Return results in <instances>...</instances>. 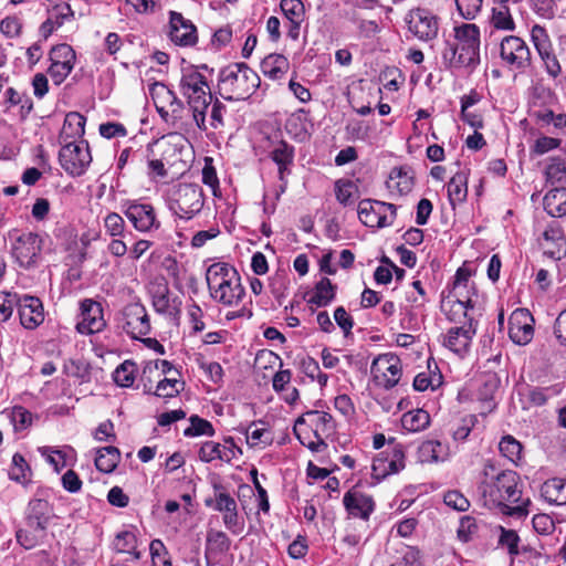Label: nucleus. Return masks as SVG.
<instances>
[{
    "instance_id": "f257e3e1",
    "label": "nucleus",
    "mask_w": 566,
    "mask_h": 566,
    "mask_svg": "<svg viewBox=\"0 0 566 566\" xmlns=\"http://www.w3.org/2000/svg\"><path fill=\"white\" fill-rule=\"evenodd\" d=\"M453 31L457 42H444L442 63L448 70L464 69L471 73L480 64V29L474 23H463Z\"/></svg>"
},
{
    "instance_id": "f03ea898",
    "label": "nucleus",
    "mask_w": 566,
    "mask_h": 566,
    "mask_svg": "<svg viewBox=\"0 0 566 566\" xmlns=\"http://www.w3.org/2000/svg\"><path fill=\"white\" fill-rule=\"evenodd\" d=\"M202 70L209 71L206 64L184 66L179 80V91L187 99L197 127L200 130H206V114L212 102V94Z\"/></svg>"
},
{
    "instance_id": "7ed1b4c3",
    "label": "nucleus",
    "mask_w": 566,
    "mask_h": 566,
    "mask_svg": "<svg viewBox=\"0 0 566 566\" xmlns=\"http://www.w3.org/2000/svg\"><path fill=\"white\" fill-rule=\"evenodd\" d=\"M258 73L245 63L230 64L219 72L218 93L226 101H245L260 86Z\"/></svg>"
},
{
    "instance_id": "20e7f679",
    "label": "nucleus",
    "mask_w": 566,
    "mask_h": 566,
    "mask_svg": "<svg viewBox=\"0 0 566 566\" xmlns=\"http://www.w3.org/2000/svg\"><path fill=\"white\" fill-rule=\"evenodd\" d=\"M210 296L226 305L239 304L245 292L237 270L228 263H213L206 273Z\"/></svg>"
},
{
    "instance_id": "39448f33",
    "label": "nucleus",
    "mask_w": 566,
    "mask_h": 566,
    "mask_svg": "<svg viewBox=\"0 0 566 566\" xmlns=\"http://www.w3.org/2000/svg\"><path fill=\"white\" fill-rule=\"evenodd\" d=\"M335 431L333 417L325 411L310 410L298 417L294 424V433L300 442L311 451L319 452L327 448L324 437Z\"/></svg>"
},
{
    "instance_id": "423d86ee",
    "label": "nucleus",
    "mask_w": 566,
    "mask_h": 566,
    "mask_svg": "<svg viewBox=\"0 0 566 566\" xmlns=\"http://www.w3.org/2000/svg\"><path fill=\"white\" fill-rule=\"evenodd\" d=\"M520 476L513 470H503L490 481H483L480 490L485 499H489L494 505L503 506L509 510V514L524 515L526 510L523 506L509 507L505 502L517 503L521 499L518 488Z\"/></svg>"
},
{
    "instance_id": "0eeeda50",
    "label": "nucleus",
    "mask_w": 566,
    "mask_h": 566,
    "mask_svg": "<svg viewBox=\"0 0 566 566\" xmlns=\"http://www.w3.org/2000/svg\"><path fill=\"white\" fill-rule=\"evenodd\" d=\"M150 96L161 119L174 126L181 127L188 113L185 103L166 84L156 82L150 86Z\"/></svg>"
},
{
    "instance_id": "6e6552de",
    "label": "nucleus",
    "mask_w": 566,
    "mask_h": 566,
    "mask_svg": "<svg viewBox=\"0 0 566 566\" xmlns=\"http://www.w3.org/2000/svg\"><path fill=\"white\" fill-rule=\"evenodd\" d=\"M203 207L202 188L196 184H179L172 192L169 208L180 219L189 220Z\"/></svg>"
},
{
    "instance_id": "1a4fd4ad",
    "label": "nucleus",
    "mask_w": 566,
    "mask_h": 566,
    "mask_svg": "<svg viewBox=\"0 0 566 566\" xmlns=\"http://www.w3.org/2000/svg\"><path fill=\"white\" fill-rule=\"evenodd\" d=\"M9 235L12 240L11 253L15 262L24 269L35 266L41 256V237L33 232L18 230H13Z\"/></svg>"
},
{
    "instance_id": "9d476101",
    "label": "nucleus",
    "mask_w": 566,
    "mask_h": 566,
    "mask_svg": "<svg viewBox=\"0 0 566 566\" xmlns=\"http://www.w3.org/2000/svg\"><path fill=\"white\" fill-rule=\"evenodd\" d=\"M59 161L66 174L80 177L87 170L92 156L87 142L80 140L64 143L59 151Z\"/></svg>"
},
{
    "instance_id": "9b49d317",
    "label": "nucleus",
    "mask_w": 566,
    "mask_h": 566,
    "mask_svg": "<svg viewBox=\"0 0 566 566\" xmlns=\"http://www.w3.org/2000/svg\"><path fill=\"white\" fill-rule=\"evenodd\" d=\"M358 218L367 227L385 228L391 226L396 216L397 207L392 203L364 199L358 205Z\"/></svg>"
},
{
    "instance_id": "f8f14e48",
    "label": "nucleus",
    "mask_w": 566,
    "mask_h": 566,
    "mask_svg": "<svg viewBox=\"0 0 566 566\" xmlns=\"http://www.w3.org/2000/svg\"><path fill=\"white\" fill-rule=\"evenodd\" d=\"M370 373L377 386L390 389L400 380L401 361L392 354L379 355L373 360Z\"/></svg>"
},
{
    "instance_id": "ddd939ff",
    "label": "nucleus",
    "mask_w": 566,
    "mask_h": 566,
    "mask_svg": "<svg viewBox=\"0 0 566 566\" xmlns=\"http://www.w3.org/2000/svg\"><path fill=\"white\" fill-rule=\"evenodd\" d=\"M214 499H206L205 504L208 507L221 512L224 526L233 534H239L243 528L238 515L235 500L223 489L222 485H216Z\"/></svg>"
},
{
    "instance_id": "4468645a",
    "label": "nucleus",
    "mask_w": 566,
    "mask_h": 566,
    "mask_svg": "<svg viewBox=\"0 0 566 566\" xmlns=\"http://www.w3.org/2000/svg\"><path fill=\"white\" fill-rule=\"evenodd\" d=\"M122 327L134 339L148 335L151 325L146 307L138 302L127 304L122 311Z\"/></svg>"
},
{
    "instance_id": "2eb2a0df",
    "label": "nucleus",
    "mask_w": 566,
    "mask_h": 566,
    "mask_svg": "<svg viewBox=\"0 0 566 566\" xmlns=\"http://www.w3.org/2000/svg\"><path fill=\"white\" fill-rule=\"evenodd\" d=\"M76 54L73 48L66 43L54 45L50 51L51 65L48 73L54 84L60 85L74 69Z\"/></svg>"
},
{
    "instance_id": "dca6fc26",
    "label": "nucleus",
    "mask_w": 566,
    "mask_h": 566,
    "mask_svg": "<svg viewBox=\"0 0 566 566\" xmlns=\"http://www.w3.org/2000/svg\"><path fill=\"white\" fill-rule=\"evenodd\" d=\"M502 60L512 69L524 71L531 66V51L527 44L518 36H505L500 46Z\"/></svg>"
},
{
    "instance_id": "f3484780",
    "label": "nucleus",
    "mask_w": 566,
    "mask_h": 566,
    "mask_svg": "<svg viewBox=\"0 0 566 566\" xmlns=\"http://www.w3.org/2000/svg\"><path fill=\"white\" fill-rule=\"evenodd\" d=\"M405 468V452L399 443H389L388 450L378 454L373 462V475L384 479L389 474L398 473Z\"/></svg>"
},
{
    "instance_id": "a211bd4d",
    "label": "nucleus",
    "mask_w": 566,
    "mask_h": 566,
    "mask_svg": "<svg viewBox=\"0 0 566 566\" xmlns=\"http://www.w3.org/2000/svg\"><path fill=\"white\" fill-rule=\"evenodd\" d=\"M534 317L527 308H516L509 318V336L520 346L531 343L534 336Z\"/></svg>"
},
{
    "instance_id": "6ab92c4d",
    "label": "nucleus",
    "mask_w": 566,
    "mask_h": 566,
    "mask_svg": "<svg viewBox=\"0 0 566 566\" xmlns=\"http://www.w3.org/2000/svg\"><path fill=\"white\" fill-rule=\"evenodd\" d=\"M106 326L101 303L85 298L81 302V319L76 323V331L83 335L102 332Z\"/></svg>"
},
{
    "instance_id": "aec40b11",
    "label": "nucleus",
    "mask_w": 566,
    "mask_h": 566,
    "mask_svg": "<svg viewBox=\"0 0 566 566\" xmlns=\"http://www.w3.org/2000/svg\"><path fill=\"white\" fill-rule=\"evenodd\" d=\"M123 213L133 223L134 228L140 232H148L160 227L151 205L127 202L123 205Z\"/></svg>"
},
{
    "instance_id": "412c9836",
    "label": "nucleus",
    "mask_w": 566,
    "mask_h": 566,
    "mask_svg": "<svg viewBox=\"0 0 566 566\" xmlns=\"http://www.w3.org/2000/svg\"><path fill=\"white\" fill-rule=\"evenodd\" d=\"M408 29L420 41H431L439 31L438 18L424 9H417L409 14Z\"/></svg>"
},
{
    "instance_id": "4be33fe9",
    "label": "nucleus",
    "mask_w": 566,
    "mask_h": 566,
    "mask_svg": "<svg viewBox=\"0 0 566 566\" xmlns=\"http://www.w3.org/2000/svg\"><path fill=\"white\" fill-rule=\"evenodd\" d=\"M170 40L179 46H193L198 41L197 28L176 11L169 13Z\"/></svg>"
},
{
    "instance_id": "5701e85b",
    "label": "nucleus",
    "mask_w": 566,
    "mask_h": 566,
    "mask_svg": "<svg viewBox=\"0 0 566 566\" xmlns=\"http://www.w3.org/2000/svg\"><path fill=\"white\" fill-rule=\"evenodd\" d=\"M476 333V323L470 318L462 326L451 327L443 340V345L458 355H464Z\"/></svg>"
},
{
    "instance_id": "b1692460",
    "label": "nucleus",
    "mask_w": 566,
    "mask_h": 566,
    "mask_svg": "<svg viewBox=\"0 0 566 566\" xmlns=\"http://www.w3.org/2000/svg\"><path fill=\"white\" fill-rule=\"evenodd\" d=\"M18 314L21 325L34 329L44 321L43 304L39 297L24 295L18 298Z\"/></svg>"
},
{
    "instance_id": "393cba45",
    "label": "nucleus",
    "mask_w": 566,
    "mask_h": 566,
    "mask_svg": "<svg viewBox=\"0 0 566 566\" xmlns=\"http://www.w3.org/2000/svg\"><path fill=\"white\" fill-rule=\"evenodd\" d=\"M52 516L53 507L48 500L34 497L28 503L25 522L32 531L45 532Z\"/></svg>"
},
{
    "instance_id": "a878e982",
    "label": "nucleus",
    "mask_w": 566,
    "mask_h": 566,
    "mask_svg": "<svg viewBox=\"0 0 566 566\" xmlns=\"http://www.w3.org/2000/svg\"><path fill=\"white\" fill-rule=\"evenodd\" d=\"M343 503L349 515L361 520H368L375 509L373 497L358 491L345 493Z\"/></svg>"
},
{
    "instance_id": "bb28decb",
    "label": "nucleus",
    "mask_w": 566,
    "mask_h": 566,
    "mask_svg": "<svg viewBox=\"0 0 566 566\" xmlns=\"http://www.w3.org/2000/svg\"><path fill=\"white\" fill-rule=\"evenodd\" d=\"M545 247L544 254L553 260H562L566 256V238L562 227L557 222L551 223L543 233Z\"/></svg>"
},
{
    "instance_id": "cd10ccee",
    "label": "nucleus",
    "mask_w": 566,
    "mask_h": 566,
    "mask_svg": "<svg viewBox=\"0 0 566 566\" xmlns=\"http://www.w3.org/2000/svg\"><path fill=\"white\" fill-rule=\"evenodd\" d=\"M270 157L277 165L280 178L283 179L289 166L293 164L294 147L283 139H277L273 142Z\"/></svg>"
},
{
    "instance_id": "c85d7f7f",
    "label": "nucleus",
    "mask_w": 566,
    "mask_h": 566,
    "mask_svg": "<svg viewBox=\"0 0 566 566\" xmlns=\"http://www.w3.org/2000/svg\"><path fill=\"white\" fill-rule=\"evenodd\" d=\"M542 497L549 504H566V479L553 478L545 481L541 488Z\"/></svg>"
},
{
    "instance_id": "c756f323",
    "label": "nucleus",
    "mask_w": 566,
    "mask_h": 566,
    "mask_svg": "<svg viewBox=\"0 0 566 566\" xmlns=\"http://www.w3.org/2000/svg\"><path fill=\"white\" fill-rule=\"evenodd\" d=\"M86 118L77 112H71L65 116L60 134V142L67 143L70 138H82L85 133Z\"/></svg>"
},
{
    "instance_id": "7c9ffc66",
    "label": "nucleus",
    "mask_w": 566,
    "mask_h": 566,
    "mask_svg": "<svg viewBox=\"0 0 566 566\" xmlns=\"http://www.w3.org/2000/svg\"><path fill=\"white\" fill-rule=\"evenodd\" d=\"M545 211L552 217L566 216V188L558 187L549 190L544 199Z\"/></svg>"
},
{
    "instance_id": "2f4dec72",
    "label": "nucleus",
    "mask_w": 566,
    "mask_h": 566,
    "mask_svg": "<svg viewBox=\"0 0 566 566\" xmlns=\"http://www.w3.org/2000/svg\"><path fill=\"white\" fill-rule=\"evenodd\" d=\"M290 63L282 54H270L261 62L263 74L271 80H280L289 71Z\"/></svg>"
},
{
    "instance_id": "473e14b6",
    "label": "nucleus",
    "mask_w": 566,
    "mask_h": 566,
    "mask_svg": "<svg viewBox=\"0 0 566 566\" xmlns=\"http://www.w3.org/2000/svg\"><path fill=\"white\" fill-rule=\"evenodd\" d=\"M448 197L452 207L462 203L468 196V174L458 171L453 175L447 185Z\"/></svg>"
},
{
    "instance_id": "72a5a7b5",
    "label": "nucleus",
    "mask_w": 566,
    "mask_h": 566,
    "mask_svg": "<svg viewBox=\"0 0 566 566\" xmlns=\"http://www.w3.org/2000/svg\"><path fill=\"white\" fill-rule=\"evenodd\" d=\"M336 286L327 277H322L314 287L308 303L318 307L327 306L335 298Z\"/></svg>"
},
{
    "instance_id": "f704fd0d",
    "label": "nucleus",
    "mask_w": 566,
    "mask_h": 566,
    "mask_svg": "<svg viewBox=\"0 0 566 566\" xmlns=\"http://www.w3.org/2000/svg\"><path fill=\"white\" fill-rule=\"evenodd\" d=\"M120 461V452L116 447H104L97 451L95 467L104 473L113 472Z\"/></svg>"
},
{
    "instance_id": "c9c22d12",
    "label": "nucleus",
    "mask_w": 566,
    "mask_h": 566,
    "mask_svg": "<svg viewBox=\"0 0 566 566\" xmlns=\"http://www.w3.org/2000/svg\"><path fill=\"white\" fill-rule=\"evenodd\" d=\"M509 1L499 0V6L492 9L491 23L497 30L513 31L515 23L506 6Z\"/></svg>"
},
{
    "instance_id": "e433bc0d",
    "label": "nucleus",
    "mask_w": 566,
    "mask_h": 566,
    "mask_svg": "<svg viewBox=\"0 0 566 566\" xmlns=\"http://www.w3.org/2000/svg\"><path fill=\"white\" fill-rule=\"evenodd\" d=\"M430 423V416L423 409H416L406 412L401 418L402 427L410 432H418L426 429Z\"/></svg>"
},
{
    "instance_id": "4c0bfd02",
    "label": "nucleus",
    "mask_w": 566,
    "mask_h": 566,
    "mask_svg": "<svg viewBox=\"0 0 566 566\" xmlns=\"http://www.w3.org/2000/svg\"><path fill=\"white\" fill-rule=\"evenodd\" d=\"M137 371L136 363L127 359L114 370L113 379L117 386L128 388L133 386Z\"/></svg>"
},
{
    "instance_id": "58836bf2",
    "label": "nucleus",
    "mask_w": 566,
    "mask_h": 566,
    "mask_svg": "<svg viewBox=\"0 0 566 566\" xmlns=\"http://www.w3.org/2000/svg\"><path fill=\"white\" fill-rule=\"evenodd\" d=\"M500 536L497 541V545L502 548H506L507 554L510 555L512 562L516 556L521 554L520 551V542L521 538L516 531L509 530L503 526H499Z\"/></svg>"
},
{
    "instance_id": "ea45409f",
    "label": "nucleus",
    "mask_w": 566,
    "mask_h": 566,
    "mask_svg": "<svg viewBox=\"0 0 566 566\" xmlns=\"http://www.w3.org/2000/svg\"><path fill=\"white\" fill-rule=\"evenodd\" d=\"M198 457L202 462L209 463L214 460L224 462L231 461V454L222 451L221 444L214 441H206L199 449Z\"/></svg>"
},
{
    "instance_id": "a19ab883",
    "label": "nucleus",
    "mask_w": 566,
    "mask_h": 566,
    "mask_svg": "<svg viewBox=\"0 0 566 566\" xmlns=\"http://www.w3.org/2000/svg\"><path fill=\"white\" fill-rule=\"evenodd\" d=\"M499 450L504 458L514 464H518L522 460V443L513 436H504L499 443Z\"/></svg>"
},
{
    "instance_id": "79ce46f5",
    "label": "nucleus",
    "mask_w": 566,
    "mask_h": 566,
    "mask_svg": "<svg viewBox=\"0 0 566 566\" xmlns=\"http://www.w3.org/2000/svg\"><path fill=\"white\" fill-rule=\"evenodd\" d=\"M442 444L437 440L422 442L418 448V459L421 463H432L442 460Z\"/></svg>"
},
{
    "instance_id": "37998d69",
    "label": "nucleus",
    "mask_w": 566,
    "mask_h": 566,
    "mask_svg": "<svg viewBox=\"0 0 566 566\" xmlns=\"http://www.w3.org/2000/svg\"><path fill=\"white\" fill-rule=\"evenodd\" d=\"M137 537L133 532L124 531L116 535L114 547L119 553H128L135 559L140 558V552L136 551Z\"/></svg>"
},
{
    "instance_id": "c03bdc74",
    "label": "nucleus",
    "mask_w": 566,
    "mask_h": 566,
    "mask_svg": "<svg viewBox=\"0 0 566 566\" xmlns=\"http://www.w3.org/2000/svg\"><path fill=\"white\" fill-rule=\"evenodd\" d=\"M174 369V366L168 360H155V361H148L143 368L142 371V380L145 381L144 387L145 389L150 392L151 386H148L147 382H151V375L154 373L160 371L161 375H167Z\"/></svg>"
},
{
    "instance_id": "a18cd8bd",
    "label": "nucleus",
    "mask_w": 566,
    "mask_h": 566,
    "mask_svg": "<svg viewBox=\"0 0 566 566\" xmlns=\"http://www.w3.org/2000/svg\"><path fill=\"white\" fill-rule=\"evenodd\" d=\"M190 426L185 429L184 434L186 437H198V436H214V428L210 421L200 418L197 415H192L189 418Z\"/></svg>"
},
{
    "instance_id": "49530a36",
    "label": "nucleus",
    "mask_w": 566,
    "mask_h": 566,
    "mask_svg": "<svg viewBox=\"0 0 566 566\" xmlns=\"http://www.w3.org/2000/svg\"><path fill=\"white\" fill-rule=\"evenodd\" d=\"M153 306L157 313H171L169 287L166 283L158 284L153 292Z\"/></svg>"
},
{
    "instance_id": "de8ad7c7",
    "label": "nucleus",
    "mask_w": 566,
    "mask_h": 566,
    "mask_svg": "<svg viewBox=\"0 0 566 566\" xmlns=\"http://www.w3.org/2000/svg\"><path fill=\"white\" fill-rule=\"evenodd\" d=\"M280 9L289 22L304 21L305 8L301 0H281Z\"/></svg>"
},
{
    "instance_id": "09e8293b",
    "label": "nucleus",
    "mask_w": 566,
    "mask_h": 566,
    "mask_svg": "<svg viewBox=\"0 0 566 566\" xmlns=\"http://www.w3.org/2000/svg\"><path fill=\"white\" fill-rule=\"evenodd\" d=\"M247 442L250 447H258L260 444L268 446L272 442V434L265 428H256L253 422L245 429Z\"/></svg>"
},
{
    "instance_id": "8fccbe9b",
    "label": "nucleus",
    "mask_w": 566,
    "mask_h": 566,
    "mask_svg": "<svg viewBox=\"0 0 566 566\" xmlns=\"http://www.w3.org/2000/svg\"><path fill=\"white\" fill-rule=\"evenodd\" d=\"M459 15L468 21L474 20L482 10L483 0H454Z\"/></svg>"
},
{
    "instance_id": "3c124183",
    "label": "nucleus",
    "mask_w": 566,
    "mask_h": 566,
    "mask_svg": "<svg viewBox=\"0 0 566 566\" xmlns=\"http://www.w3.org/2000/svg\"><path fill=\"white\" fill-rule=\"evenodd\" d=\"M546 180L552 185H565L566 184V165L559 158H555L546 167L545 170Z\"/></svg>"
},
{
    "instance_id": "603ef678",
    "label": "nucleus",
    "mask_w": 566,
    "mask_h": 566,
    "mask_svg": "<svg viewBox=\"0 0 566 566\" xmlns=\"http://www.w3.org/2000/svg\"><path fill=\"white\" fill-rule=\"evenodd\" d=\"M182 386L184 382H180L176 378H163L159 379L154 395L163 398H171L180 392Z\"/></svg>"
},
{
    "instance_id": "864d4df0",
    "label": "nucleus",
    "mask_w": 566,
    "mask_h": 566,
    "mask_svg": "<svg viewBox=\"0 0 566 566\" xmlns=\"http://www.w3.org/2000/svg\"><path fill=\"white\" fill-rule=\"evenodd\" d=\"M30 471V468L24 459V457L20 453H14L12 457V464L9 470V478L17 482H22L27 479V472Z\"/></svg>"
},
{
    "instance_id": "5fc2aeb1",
    "label": "nucleus",
    "mask_w": 566,
    "mask_h": 566,
    "mask_svg": "<svg viewBox=\"0 0 566 566\" xmlns=\"http://www.w3.org/2000/svg\"><path fill=\"white\" fill-rule=\"evenodd\" d=\"M478 532V524L474 517L472 516H463L460 520V525L458 527V538L468 543L472 539L473 535Z\"/></svg>"
},
{
    "instance_id": "6e6d98bb",
    "label": "nucleus",
    "mask_w": 566,
    "mask_h": 566,
    "mask_svg": "<svg viewBox=\"0 0 566 566\" xmlns=\"http://www.w3.org/2000/svg\"><path fill=\"white\" fill-rule=\"evenodd\" d=\"M478 422L476 416L468 415L463 417L458 423L457 428L452 431V437L457 441H464L475 423Z\"/></svg>"
},
{
    "instance_id": "4d7b16f0",
    "label": "nucleus",
    "mask_w": 566,
    "mask_h": 566,
    "mask_svg": "<svg viewBox=\"0 0 566 566\" xmlns=\"http://www.w3.org/2000/svg\"><path fill=\"white\" fill-rule=\"evenodd\" d=\"M187 316L193 333H200L205 329L203 311L196 302L192 301L187 306Z\"/></svg>"
},
{
    "instance_id": "13d9d810",
    "label": "nucleus",
    "mask_w": 566,
    "mask_h": 566,
    "mask_svg": "<svg viewBox=\"0 0 566 566\" xmlns=\"http://www.w3.org/2000/svg\"><path fill=\"white\" fill-rule=\"evenodd\" d=\"M335 188L336 199L339 203L343 206H348L353 202L352 198L356 188L353 181L338 180L336 181Z\"/></svg>"
},
{
    "instance_id": "bf43d9fd",
    "label": "nucleus",
    "mask_w": 566,
    "mask_h": 566,
    "mask_svg": "<svg viewBox=\"0 0 566 566\" xmlns=\"http://www.w3.org/2000/svg\"><path fill=\"white\" fill-rule=\"evenodd\" d=\"M534 11L542 18L552 19L557 12L558 0H530Z\"/></svg>"
},
{
    "instance_id": "052dcab7",
    "label": "nucleus",
    "mask_w": 566,
    "mask_h": 566,
    "mask_svg": "<svg viewBox=\"0 0 566 566\" xmlns=\"http://www.w3.org/2000/svg\"><path fill=\"white\" fill-rule=\"evenodd\" d=\"M443 502L449 507H452L455 511L464 512L470 507L469 500L461 494L459 491H448L443 496Z\"/></svg>"
},
{
    "instance_id": "680f3d73",
    "label": "nucleus",
    "mask_w": 566,
    "mask_h": 566,
    "mask_svg": "<svg viewBox=\"0 0 566 566\" xmlns=\"http://www.w3.org/2000/svg\"><path fill=\"white\" fill-rule=\"evenodd\" d=\"M207 542L212 548L219 552H227L230 548L231 541L222 531L210 530L207 533Z\"/></svg>"
},
{
    "instance_id": "e2e57ef3",
    "label": "nucleus",
    "mask_w": 566,
    "mask_h": 566,
    "mask_svg": "<svg viewBox=\"0 0 566 566\" xmlns=\"http://www.w3.org/2000/svg\"><path fill=\"white\" fill-rule=\"evenodd\" d=\"M18 297L11 293H0V322H7L17 306Z\"/></svg>"
},
{
    "instance_id": "0e129e2a",
    "label": "nucleus",
    "mask_w": 566,
    "mask_h": 566,
    "mask_svg": "<svg viewBox=\"0 0 566 566\" xmlns=\"http://www.w3.org/2000/svg\"><path fill=\"white\" fill-rule=\"evenodd\" d=\"M334 319L339 328L343 331L344 336L348 337L352 334V329L354 327V319L347 313V311L343 306H338L334 311Z\"/></svg>"
},
{
    "instance_id": "69168bd1",
    "label": "nucleus",
    "mask_w": 566,
    "mask_h": 566,
    "mask_svg": "<svg viewBox=\"0 0 566 566\" xmlns=\"http://www.w3.org/2000/svg\"><path fill=\"white\" fill-rule=\"evenodd\" d=\"M104 226L106 231L112 237L120 235L125 228L124 219L116 212L108 213L104 219Z\"/></svg>"
},
{
    "instance_id": "338daca9",
    "label": "nucleus",
    "mask_w": 566,
    "mask_h": 566,
    "mask_svg": "<svg viewBox=\"0 0 566 566\" xmlns=\"http://www.w3.org/2000/svg\"><path fill=\"white\" fill-rule=\"evenodd\" d=\"M534 530L542 535L551 534L555 530L553 518L547 514H536L532 520Z\"/></svg>"
},
{
    "instance_id": "774afa93",
    "label": "nucleus",
    "mask_w": 566,
    "mask_h": 566,
    "mask_svg": "<svg viewBox=\"0 0 566 566\" xmlns=\"http://www.w3.org/2000/svg\"><path fill=\"white\" fill-rule=\"evenodd\" d=\"M99 134L107 139L125 137L127 135V129L120 123L108 122L99 125Z\"/></svg>"
}]
</instances>
